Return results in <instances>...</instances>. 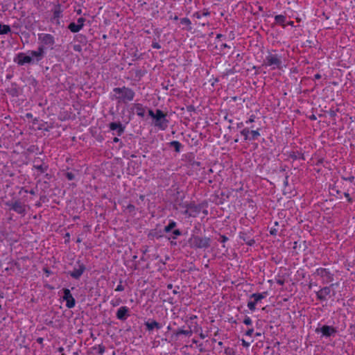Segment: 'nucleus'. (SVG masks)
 I'll return each mask as SVG.
<instances>
[{"label":"nucleus","instance_id":"28","mask_svg":"<svg viewBox=\"0 0 355 355\" xmlns=\"http://www.w3.org/2000/svg\"><path fill=\"white\" fill-rule=\"evenodd\" d=\"M177 226L176 222L174 220H170L168 224L164 227V232L166 233L170 232Z\"/></svg>","mask_w":355,"mask_h":355},{"label":"nucleus","instance_id":"41","mask_svg":"<svg viewBox=\"0 0 355 355\" xmlns=\"http://www.w3.org/2000/svg\"><path fill=\"white\" fill-rule=\"evenodd\" d=\"M126 209L130 212V213H132V212H134L135 211V207L134 205L132 204H129L128 205V206L126 207Z\"/></svg>","mask_w":355,"mask_h":355},{"label":"nucleus","instance_id":"61","mask_svg":"<svg viewBox=\"0 0 355 355\" xmlns=\"http://www.w3.org/2000/svg\"><path fill=\"white\" fill-rule=\"evenodd\" d=\"M322 162H323V159H319L315 164L317 166H319L320 164H322Z\"/></svg>","mask_w":355,"mask_h":355},{"label":"nucleus","instance_id":"63","mask_svg":"<svg viewBox=\"0 0 355 355\" xmlns=\"http://www.w3.org/2000/svg\"><path fill=\"white\" fill-rule=\"evenodd\" d=\"M309 119L312 121H315L316 120V116L314 114H312L311 116H309Z\"/></svg>","mask_w":355,"mask_h":355},{"label":"nucleus","instance_id":"47","mask_svg":"<svg viewBox=\"0 0 355 355\" xmlns=\"http://www.w3.org/2000/svg\"><path fill=\"white\" fill-rule=\"evenodd\" d=\"M148 112V115H149V116H150L153 119H154V118H155V116H156V111H155V112H154L153 110L149 109Z\"/></svg>","mask_w":355,"mask_h":355},{"label":"nucleus","instance_id":"49","mask_svg":"<svg viewBox=\"0 0 355 355\" xmlns=\"http://www.w3.org/2000/svg\"><path fill=\"white\" fill-rule=\"evenodd\" d=\"M43 271L46 275L47 277L52 273V272L48 268H44Z\"/></svg>","mask_w":355,"mask_h":355},{"label":"nucleus","instance_id":"21","mask_svg":"<svg viewBox=\"0 0 355 355\" xmlns=\"http://www.w3.org/2000/svg\"><path fill=\"white\" fill-rule=\"evenodd\" d=\"M288 157L291 158L293 160H296L298 159L305 160L304 153H302L301 151H291L289 153Z\"/></svg>","mask_w":355,"mask_h":355},{"label":"nucleus","instance_id":"35","mask_svg":"<svg viewBox=\"0 0 355 355\" xmlns=\"http://www.w3.org/2000/svg\"><path fill=\"white\" fill-rule=\"evenodd\" d=\"M92 349H98V353L99 355H102L105 352V347L103 345H98V347H93Z\"/></svg>","mask_w":355,"mask_h":355},{"label":"nucleus","instance_id":"26","mask_svg":"<svg viewBox=\"0 0 355 355\" xmlns=\"http://www.w3.org/2000/svg\"><path fill=\"white\" fill-rule=\"evenodd\" d=\"M168 144L170 147L174 148L175 151L176 153H180L181 148L182 147V145L181 144V143H180L178 141H172L169 142Z\"/></svg>","mask_w":355,"mask_h":355},{"label":"nucleus","instance_id":"25","mask_svg":"<svg viewBox=\"0 0 355 355\" xmlns=\"http://www.w3.org/2000/svg\"><path fill=\"white\" fill-rule=\"evenodd\" d=\"M286 17L283 15H278L275 17V23L285 27Z\"/></svg>","mask_w":355,"mask_h":355},{"label":"nucleus","instance_id":"36","mask_svg":"<svg viewBox=\"0 0 355 355\" xmlns=\"http://www.w3.org/2000/svg\"><path fill=\"white\" fill-rule=\"evenodd\" d=\"M256 302L254 301H249L248 302V307L250 311H254L256 309Z\"/></svg>","mask_w":355,"mask_h":355},{"label":"nucleus","instance_id":"14","mask_svg":"<svg viewBox=\"0 0 355 355\" xmlns=\"http://www.w3.org/2000/svg\"><path fill=\"white\" fill-rule=\"evenodd\" d=\"M14 61L19 65H24L26 63H31L33 58L31 55H26L24 53H19Z\"/></svg>","mask_w":355,"mask_h":355},{"label":"nucleus","instance_id":"33","mask_svg":"<svg viewBox=\"0 0 355 355\" xmlns=\"http://www.w3.org/2000/svg\"><path fill=\"white\" fill-rule=\"evenodd\" d=\"M241 134L244 137V140H249L250 139V130L248 128H245L243 129L241 131Z\"/></svg>","mask_w":355,"mask_h":355},{"label":"nucleus","instance_id":"58","mask_svg":"<svg viewBox=\"0 0 355 355\" xmlns=\"http://www.w3.org/2000/svg\"><path fill=\"white\" fill-rule=\"evenodd\" d=\"M170 244L172 246H175L177 245V242L175 241V240H173V239H171L170 240Z\"/></svg>","mask_w":355,"mask_h":355},{"label":"nucleus","instance_id":"17","mask_svg":"<svg viewBox=\"0 0 355 355\" xmlns=\"http://www.w3.org/2000/svg\"><path fill=\"white\" fill-rule=\"evenodd\" d=\"M116 318L122 321L125 320L130 315L129 314V309L127 306H121L117 312H116Z\"/></svg>","mask_w":355,"mask_h":355},{"label":"nucleus","instance_id":"11","mask_svg":"<svg viewBox=\"0 0 355 355\" xmlns=\"http://www.w3.org/2000/svg\"><path fill=\"white\" fill-rule=\"evenodd\" d=\"M315 274L323 278L324 282L327 283L331 282L334 280V275L326 268H318L315 271Z\"/></svg>","mask_w":355,"mask_h":355},{"label":"nucleus","instance_id":"57","mask_svg":"<svg viewBox=\"0 0 355 355\" xmlns=\"http://www.w3.org/2000/svg\"><path fill=\"white\" fill-rule=\"evenodd\" d=\"M198 347H199V351L200 352H205L206 351L205 349L202 347V343L199 344Z\"/></svg>","mask_w":355,"mask_h":355},{"label":"nucleus","instance_id":"32","mask_svg":"<svg viewBox=\"0 0 355 355\" xmlns=\"http://www.w3.org/2000/svg\"><path fill=\"white\" fill-rule=\"evenodd\" d=\"M182 234V232L179 229L173 230L172 232V234L170 237H168V240L173 239L175 240L178 236Z\"/></svg>","mask_w":355,"mask_h":355},{"label":"nucleus","instance_id":"46","mask_svg":"<svg viewBox=\"0 0 355 355\" xmlns=\"http://www.w3.org/2000/svg\"><path fill=\"white\" fill-rule=\"evenodd\" d=\"M152 47L156 49H161V45L156 41L152 42Z\"/></svg>","mask_w":355,"mask_h":355},{"label":"nucleus","instance_id":"45","mask_svg":"<svg viewBox=\"0 0 355 355\" xmlns=\"http://www.w3.org/2000/svg\"><path fill=\"white\" fill-rule=\"evenodd\" d=\"M21 191H24L25 193H29L31 195H35V191L34 189H31L30 191H28V190L25 189L24 187H21L19 193H21Z\"/></svg>","mask_w":355,"mask_h":355},{"label":"nucleus","instance_id":"22","mask_svg":"<svg viewBox=\"0 0 355 355\" xmlns=\"http://www.w3.org/2000/svg\"><path fill=\"white\" fill-rule=\"evenodd\" d=\"M134 107L136 110V113L138 116L144 117L145 114V108L141 103H135Z\"/></svg>","mask_w":355,"mask_h":355},{"label":"nucleus","instance_id":"52","mask_svg":"<svg viewBox=\"0 0 355 355\" xmlns=\"http://www.w3.org/2000/svg\"><path fill=\"white\" fill-rule=\"evenodd\" d=\"M187 110L188 112H193L196 110L195 107L192 105H188Z\"/></svg>","mask_w":355,"mask_h":355},{"label":"nucleus","instance_id":"2","mask_svg":"<svg viewBox=\"0 0 355 355\" xmlns=\"http://www.w3.org/2000/svg\"><path fill=\"white\" fill-rule=\"evenodd\" d=\"M211 240L209 237H201L191 234L188 240L189 247L192 249H207L211 246Z\"/></svg>","mask_w":355,"mask_h":355},{"label":"nucleus","instance_id":"64","mask_svg":"<svg viewBox=\"0 0 355 355\" xmlns=\"http://www.w3.org/2000/svg\"><path fill=\"white\" fill-rule=\"evenodd\" d=\"M133 57L135 58V60H138L141 58V55H139L137 53H135Z\"/></svg>","mask_w":355,"mask_h":355},{"label":"nucleus","instance_id":"20","mask_svg":"<svg viewBox=\"0 0 355 355\" xmlns=\"http://www.w3.org/2000/svg\"><path fill=\"white\" fill-rule=\"evenodd\" d=\"M62 10L61 8L60 4L58 3L55 5L54 8L53 9V19H57V24H59V19L62 17Z\"/></svg>","mask_w":355,"mask_h":355},{"label":"nucleus","instance_id":"4","mask_svg":"<svg viewBox=\"0 0 355 355\" xmlns=\"http://www.w3.org/2000/svg\"><path fill=\"white\" fill-rule=\"evenodd\" d=\"M263 65L272 67L274 69H279L282 67L281 56L275 53H269L264 59Z\"/></svg>","mask_w":355,"mask_h":355},{"label":"nucleus","instance_id":"44","mask_svg":"<svg viewBox=\"0 0 355 355\" xmlns=\"http://www.w3.org/2000/svg\"><path fill=\"white\" fill-rule=\"evenodd\" d=\"M276 282H277L278 284H279V285H281V286H283V285L284 284V283H285V280H284V279H283L282 277H279V278H277V279H276Z\"/></svg>","mask_w":355,"mask_h":355},{"label":"nucleus","instance_id":"42","mask_svg":"<svg viewBox=\"0 0 355 355\" xmlns=\"http://www.w3.org/2000/svg\"><path fill=\"white\" fill-rule=\"evenodd\" d=\"M243 323L246 325H251L252 322L250 317L246 316L243 320Z\"/></svg>","mask_w":355,"mask_h":355},{"label":"nucleus","instance_id":"5","mask_svg":"<svg viewBox=\"0 0 355 355\" xmlns=\"http://www.w3.org/2000/svg\"><path fill=\"white\" fill-rule=\"evenodd\" d=\"M207 207V202H202L198 205L195 203H190L187 205V209L184 211V214L187 215L189 217L196 218L199 215L202 209L206 208Z\"/></svg>","mask_w":355,"mask_h":355},{"label":"nucleus","instance_id":"37","mask_svg":"<svg viewBox=\"0 0 355 355\" xmlns=\"http://www.w3.org/2000/svg\"><path fill=\"white\" fill-rule=\"evenodd\" d=\"M338 112V108L336 110L330 109V110L328 112V113H329V116L334 119L335 117L336 116Z\"/></svg>","mask_w":355,"mask_h":355},{"label":"nucleus","instance_id":"18","mask_svg":"<svg viewBox=\"0 0 355 355\" xmlns=\"http://www.w3.org/2000/svg\"><path fill=\"white\" fill-rule=\"evenodd\" d=\"M30 54L31 57L36 58L37 61H40L44 55V47L43 46H40L37 51H31Z\"/></svg>","mask_w":355,"mask_h":355},{"label":"nucleus","instance_id":"16","mask_svg":"<svg viewBox=\"0 0 355 355\" xmlns=\"http://www.w3.org/2000/svg\"><path fill=\"white\" fill-rule=\"evenodd\" d=\"M109 128L111 130H116L117 136H121L125 131V126L121 122H112L109 124Z\"/></svg>","mask_w":355,"mask_h":355},{"label":"nucleus","instance_id":"7","mask_svg":"<svg viewBox=\"0 0 355 355\" xmlns=\"http://www.w3.org/2000/svg\"><path fill=\"white\" fill-rule=\"evenodd\" d=\"M76 264L78 267H75L72 271H69L68 275L75 279H79L85 271L86 267L80 261H78Z\"/></svg>","mask_w":355,"mask_h":355},{"label":"nucleus","instance_id":"31","mask_svg":"<svg viewBox=\"0 0 355 355\" xmlns=\"http://www.w3.org/2000/svg\"><path fill=\"white\" fill-rule=\"evenodd\" d=\"M260 136L259 129L256 130H250V141L256 140Z\"/></svg>","mask_w":355,"mask_h":355},{"label":"nucleus","instance_id":"27","mask_svg":"<svg viewBox=\"0 0 355 355\" xmlns=\"http://www.w3.org/2000/svg\"><path fill=\"white\" fill-rule=\"evenodd\" d=\"M180 23L182 25H185L186 28L185 29L188 31H191L192 27L191 26V20L187 17H184L180 19Z\"/></svg>","mask_w":355,"mask_h":355},{"label":"nucleus","instance_id":"38","mask_svg":"<svg viewBox=\"0 0 355 355\" xmlns=\"http://www.w3.org/2000/svg\"><path fill=\"white\" fill-rule=\"evenodd\" d=\"M225 354L226 355H235L234 349L230 347H227L225 349Z\"/></svg>","mask_w":355,"mask_h":355},{"label":"nucleus","instance_id":"39","mask_svg":"<svg viewBox=\"0 0 355 355\" xmlns=\"http://www.w3.org/2000/svg\"><path fill=\"white\" fill-rule=\"evenodd\" d=\"M64 175L69 180H73L75 178V175L71 172H67Z\"/></svg>","mask_w":355,"mask_h":355},{"label":"nucleus","instance_id":"48","mask_svg":"<svg viewBox=\"0 0 355 355\" xmlns=\"http://www.w3.org/2000/svg\"><path fill=\"white\" fill-rule=\"evenodd\" d=\"M254 333V329L252 328H250V329H248L246 331H245V336H252Z\"/></svg>","mask_w":355,"mask_h":355},{"label":"nucleus","instance_id":"43","mask_svg":"<svg viewBox=\"0 0 355 355\" xmlns=\"http://www.w3.org/2000/svg\"><path fill=\"white\" fill-rule=\"evenodd\" d=\"M229 239L225 235H220V238L218 239V241L220 243H225Z\"/></svg>","mask_w":355,"mask_h":355},{"label":"nucleus","instance_id":"56","mask_svg":"<svg viewBox=\"0 0 355 355\" xmlns=\"http://www.w3.org/2000/svg\"><path fill=\"white\" fill-rule=\"evenodd\" d=\"M242 345L245 347H248L250 346V343L246 342L244 339H242Z\"/></svg>","mask_w":355,"mask_h":355},{"label":"nucleus","instance_id":"59","mask_svg":"<svg viewBox=\"0 0 355 355\" xmlns=\"http://www.w3.org/2000/svg\"><path fill=\"white\" fill-rule=\"evenodd\" d=\"M43 341H44V338H37V342L40 344H42L43 343Z\"/></svg>","mask_w":355,"mask_h":355},{"label":"nucleus","instance_id":"60","mask_svg":"<svg viewBox=\"0 0 355 355\" xmlns=\"http://www.w3.org/2000/svg\"><path fill=\"white\" fill-rule=\"evenodd\" d=\"M288 175H286V176L285 177V180L284 181V186H287V185H288Z\"/></svg>","mask_w":355,"mask_h":355},{"label":"nucleus","instance_id":"23","mask_svg":"<svg viewBox=\"0 0 355 355\" xmlns=\"http://www.w3.org/2000/svg\"><path fill=\"white\" fill-rule=\"evenodd\" d=\"M268 295L267 292H263L261 293H253L250 295V298H253L254 301L257 303L261 301L262 299L265 298Z\"/></svg>","mask_w":355,"mask_h":355},{"label":"nucleus","instance_id":"3","mask_svg":"<svg viewBox=\"0 0 355 355\" xmlns=\"http://www.w3.org/2000/svg\"><path fill=\"white\" fill-rule=\"evenodd\" d=\"M167 114L159 109L156 110V116L153 119V125L161 130H165L168 125V120L166 119Z\"/></svg>","mask_w":355,"mask_h":355},{"label":"nucleus","instance_id":"6","mask_svg":"<svg viewBox=\"0 0 355 355\" xmlns=\"http://www.w3.org/2000/svg\"><path fill=\"white\" fill-rule=\"evenodd\" d=\"M5 205L8 207L10 210H13L23 216L26 214V205L21 202L19 199L15 201H7L5 202Z\"/></svg>","mask_w":355,"mask_h":355},{"label":"nucleus","instance_id":"55","mask_svg":"<svg viewBox=\"0 0 355 355\" xmlns=\"http://www.w3.org/2000/svg\"><path fill=\"white\" fill-rule=\"evenodd\" d=\"M193 17L198 18V19H200L201 17H202V14H201V12H196L193 14Z\"/></svg>","mask_w":355,"mask_h":355},{"label":"nucleus","instance_id":"50","mask_svg":"<svg viewBox=\"0 0 355 355\" xmlns=\"http://www.w3.org/2000/svg\"><path fill=\"white\" fill-rule=\"evenodd\" d=\"M201 14H202V16H209L210 15V12L208 10L204 9L201 12Z\"/></svg>","mask_w":355,"mask_h":355},{"label":"nucleus","instance_id":"30","mask_svg":"<svg viewBox=\"0 0 355 355\" xmlns=\"http://www.w3.org/2000/svg\"><path fill=\"white\" fill-rule=\"evenodd\" d=\"M185 335V336H191L192 334V331L191 329L189 330H184L182 329H178L175 332V335L176 336H178L179 335Z\"/></svg>","mask_w":355,"mask_h":355},{"label":"nucleus","instance_id":"13","mask_svg":"<svg viewBox=\"0 0 355 355\" xmlns=\"http://www.w3.org/2000/svg\"><path fill=\"white\" fill-rule=\"evenodd\" d=\"M315 331L317 333L320 331L322 334V335L326 337H329V336L335 334L337 332L336 329L334 327L328 326V325H323L320 329L317 328L315 329Z\"/></svg>","mask_w":355,"mask_h":355},{"label":"nucleus","instance_id":"9","mask_svg":"<svg viewBox=\"0 0 355 355\" xmlns=\"http://www.w3.org/2000/svg\"><path fill=\"white\" fill-rule=\"evenodd\" d=\"M63 300L66 302V306L69 309L73 308L76 304V300L73 297L69 288H63Z\"/></svg>","mask_w":355,"mask_h":355},{"label":"nucleus","instance_id":"40","mask_svg":"<svg viewBox=\"0 0 355 355\" xmlns=\"http://www.w3.org/2000/svg\"><path fill=\"white\" fill-rule=\"evenodd\" d=\"M122 282H123V281H122L121 279H120V281H119V285L117 286V287L115 288V291H119V292H121V291H124L125 288H124V286L122 285Z\"/></svg>","mask_w":355,"mask_h":355},{"label":"nucleus","instance_id":"12","mask_svg":"<svg viewBox=\"0 0 355 355\" xmlns=\"http://www.w3.org/2000/svg\"><path fill=\"white\" fill-rule=\"evenodd\" d=\"M85 21V18L80 17L78 19L77 24L71 22L68 26V28L72 33H78L83 28Z\"/></svg>","mask_w":355,"mask_h":355},{"label":"nucleus","instance_id":"29","mask_svg":"<svg viewBox=\"0 0 355 355\" xmlns=\"http://www.w3.org/2000/svg\"><path fill=\"white\" fill-rule=\"evenodd\" d=\"M10 31L11 29L10 26L0 24V35L8 34Z\"/></svg>","mask_w":355,"mask_h":355},{"label":"nucleus","instance_id":"51","mask_svg":"<svg viewBox=\"0 0 355 355\" xmlns=\"http://www.w3.org/2000/svg\"><path fill=\"white\" fill-rule=\"evenodd\" d=\"M344 196L347 198V201L349 203H352L353 202L352 198L349 196V194L348 193H345Z\"/></svg>","mask_w":355,"mask_h":355},{"label":"nucleus","instance_id":"62","mask_svg":"<svg viewBox=\"0 0 355 355\" xmlns=\"http://www.w3.org/2000/svg\"><path fill=\"white\" fill-rule=\"evenodd\" d=\"M207 335L204 334L202 332L200 333L199 336L200 338L204 339Z\"/></svg>","mask_w":355,"mask_h":355},{"label":"nucleus","instance_id":"53","mask_svg":"<svg viewBox=\"0 0 355 355\" xmlns=\"http://www.w3.org/2000/svg\"><path fill=\"white\" fill-rule=\"evenodd\" d=\"M254 119H255V116L254 115H251L250 119L246 121V123H253L254 121Z\"/></svg>","mask_w":355,"mask_h":355},{"label":"nucleus","instance_id":"10","mask_svg":"<svg viewBox=\"0 0 355 355\" xmlns=\"http://www.w3.org/2000/svg\"><path fill=\"white\" fill-rule=\"evenodd\" d=\"M239 238L249 246L253 245L255 243V241L252 237V230L240 232Z\"/></svg>","mask_w":355,"mask_h":355},{"label":"nucleus","instance_id":"15","mask_svg":"<svg viewBox=\"0 0 355 355\" xmlns=\"http://www.w3.org/2000/svg\"><path fill=\"white\" fill-rule=\"evenodd\" d=\"M333 286L334 284H331L330 286H325L321 288L316 293L317 298L320 301H325L327 300L326 297L330 294L331 287Z\"/></svg>","mask_w":355,"mask_h":355},{"label":"nucleus","instance_id":"8","mask_svg":"<svg viewBox=\"0 0 355 355\" xmlns=\"http://www.w3.org/2000/svg\"><path fill=\"white\" fill-rule=\"evenodd\" d=\"M38 40L42 44V46L44 47V46H47L53 49V46L55 44V38L54 37L49 33H40L38 34Z\"/></svg>","mask_w":355,"mask_h":355},{"label":"nucleus","instance_id":"1","mask_svg":"<svg viewBox=\"0 0 355 355\" xmlns=\"http://www.w3.org/2000/svg\"><path fill=\"white\" fill-rule=\"evenodd\" d=\"M114 94L111 96L112 101L115 100L118 104H126L132 101L135 96V92L129 87L123 86L121 87H114L113 89Z\"/></svg>","mask_w":355,"mask_h":355},{"label":"nucleus","instance_id":"34","mask_svg":"<svg viewBox=\"0 0 355 355\" xmlns=\"http://www.w3.org/2000/svg\"><path fill=\"white\" fill-rule=\"evenodd\" d=\"M34 168L38 170L40 173H43L47 171L48 166L44 164L34 165Z\"/></svg>","mask_w":355,"mask_h":355},{"label":"nucleus","instance_id":"19","mask_svg":"<svg viewBox=\"0 0 355 355\" xmlns=\"http://www.w3.org/2000/svg\"><path fill=\"white\" fill-rule=\"evenodd\" d=\"M144 324L146 327V329L149 331H153L155 328H156L157 329H159L162 328V324L154 320H149L146 321L144 323Z\"/></svg>","mask_w":355,"mask_h":355},{"label":"nucleus","instance_id":"24","mask_svg":"<svg viewBox=\"0 0 355 355\" xmlns=\"http://www.w3.org/2000/svg\"><path fill=\"white\" fill-rule=\"evenodd\" d=\"M163 235L161 232H158L157 230H152L148 234V238L149 239H154L155 238L159 239Z\"/></svg>","mask_w":355,"mask_h":355},{"label":"nucleus","instance_id":"54","mask_svg":"<svg viewBox=\"0 0 355 355\" xmlns=\"http://www.w3.org/2000/svg\"><path fill=\"white\" fill-rule=\"evenodd\" d=\"M270 234L271 235L275 236L277 234V230L275 228H271L270 231Z\"/></svg>","mask_w":355,"mask_h":355}]
</instances>
